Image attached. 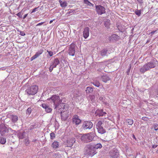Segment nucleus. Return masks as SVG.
<instances>
[{
    "mask_svg": "<svg viewBox=\"0 0 158 158\" xmlns=\"http://www.w3.org/2000/svg\"><path fill=\"white\" fill-rule=\"evenodd\" d=\"M85 153L89 156H92L95 154L96 153V150L93 147V145L91 143L87 144L85 148Z\"/></svg>",
    "mask_w": 158,
    "mask_h": 158,
    "instance_id": "1",
    "label": "nucleus"
},
{
    "mask_svg": "<svg viewBox=\"0 0 158 158\" xmlns=\"http://www.w3.org/2000/svg\"><path fill=\"white\" fill-rule=\"evenodd\" d=\"M94 136V134L92 132L83 134L81 136V141L84 143L91 142Z\"/></svg>",
    "mask_w": 158,
    "mask_h": 158,
    "instance_id": "2",
    "label": "nucleus"
},
{
    "mask_svg": "<svg viewBox=\"0 0 158 158\" xmlns=\"http://www.w3.org/2000/svg\"><path fill=\"white\" fill-rule=\"evenodd\" d=\"M62 106L64 107L62 111L61 112V116L62 119L63 120H65L69 117V113L67 111L68 109V106L67 105L62 104Z\"/></svg>",
    "mask_w": 158,
    "mask_h": 158,
    "instance_id": "3",
    "label": "nucleus"
},
{
    "mask_svg": "<svg viewBox=\"0 0 158 158\" xmlns=\"http://www.w3.org/2000/svg\"><path fill=\"white\" fill-rule=\"evenodd\" d=\"M38 90V86L36 85H33L28 87L26 89L25 92L29 95H33L37 93Z\"/></svg>",
    "mask_w": 158,
    "mask_h": 158,
    "instance_id": "4",
    "label": "nucleus"
},
{
    "mask_svg": "<svg viewBox=\"0 0 158 158\" xmlns=\"http://www.w3.org/2000/svg\"><path fill=\"white\" fill-rule=\"evenodd\" d=\"M48 100H51L54 103V105L55 106V108H57L58 105L60 102L59 96L56 95H53L50 98L47 99Z\"/></svg>",
    "mask_w": 158,
    "mask_h": 158,
    "instance_id": "5",
    "label": "nucleus"
},
{
    "mask_svg": "<svg viewBox=\"0 0 158 158\" xmlns=\"http://www.w3.org/2000/svg\"><path fill=\"white\" fill-rule=\"evenodd\" d=\"M109 154L111 158H118L119 155V152L118 150L114 148L110 151Z\"/></svg>",
    "mask_w": 158,
    "mask_h": 158,
    "instance_id": "6",
    "label": "nucleus"
},
{
    "mask_svg": "<svg viewBox=\"0 0 158 158\" xmlns=\"http://www.w3.org/2000/svg\"><path fill=\"white\" fill-rule=\"evenodd\" d=\"M96 10L97 13L99 15H102L105 13V8L100 5L95 6Z\"/></svg>",
    "mask_w": 158,
    "mask_h": 158,
    "instance_id": "7",
    "label": "nucleus"
},
{
    "mask_svg": "<svg viewBox=\"0 0 158 158\" xmlns=\"http://www.w3.org/2000/svg\"><path fill=\"white\" fill-rule=\"evenodd\" d=\"M76 45L75 44L72 43L69 46L68 50L69 54L70 56H73L75 53V48Z\"/></svg>",
    "mask_w": 158,
    "mask_h": 158,
    "instance_id": "8",
    "label": "nucleus"
},
{
    "mask_svg": "<svg viewBox=\"0 0 158 158\" xmlns=\"http://www.w3.org/2000/svg\"><path fill=\"white\" fill-rule=\"evenodd\" d=\"M93 126V124L91 122L86 121L83 122L82 127L84 130L90 129Z\"/></svg>",
    "mask_w": 158,
    "mask_h": 158,
    "instance_id": "9",
    "label": "nucleus"
},
{
    "mask_svg": "<svg viewBox=\"0 0 158 158\" xmlns=\"http://www.w3.org/2000/svg\"><path fill=\"white\" fill-rule=\"evenodd\" d=\"M72 121L73 123H75L76 125H77L81 123V120L79 118L78 115H75L73 117Z\"/></svg>",
    "mask_w": 158,
    "mask_h": 158,
    "instance_id": "10",
    "label": "nucleus"
},
{
    "mask_svg": "<svg viewBox=\"0 0 158 158\" xmlns=\"http://www.w3.org/2000/svg\"><path fill=\"white\" fill-rule=\"evenodd\" d=\"M75 139L74 138H72L68 139L67 140V146L68 147H71L73 144L75 142Z\"/></svg>",
    "mask_w": 158,
    "mask_h": 158,
    "instance_id": "11",
    "label": "nucleus"
},
{
    "mask_svg": "<svg viewBox=\"0 0 158 158\" xmlns=\"http://www.w3.org/2000/svg\"><path fill=\"white\" fill-rule=\"evenodd\" d=\"M120 39V37L115 34L112 35L109 37L110 40V41H117Z\"/></svg>",
    "mask_w": 158,
    "mask_h": 158,
    "instance_id": "12",
    "label": "nucleus"
},
{
    "mask_svg": "<svg viewBox=\"0 0 158 158\" xmlns=\"http://www.w3.org/2000/svg\"><path fill=\"white\" fill-rule=\"evenodd\" d=\"M6 129V127L3 125L2 124L0 125V133L2 135H4L7 132Z\"/></svg>",
    "mask_w": 158,
    "mask_h": 158,
    "instance_id": "13",
    "label": "nucleus"
},
{
    "mask_svg": "<svg viewBox=\"0 0 158 158\" xmlns=\"http://www.w3.org/2000/svg\"><path fill=\"white\" fill-rule=\"evenodd\" d=\"M89 27H86L85 28L83 31V37L85 39H86L89 36Z\"/></svg>",
    "mask_w": 158,
    "mask_h": 158,
    "instance_id": "14",
    "label": "nucleus"
},
{
    "mask_svg": "<svg viewBox=\"0 0 158 158\" xmlns=\"http://www.w3.org/2000/svg\"><path fill=\"white\" fill-rule=\"evenodd\" d=\"M41 106L43 108L45 109L47 113H50L52 111V108L45 103L42 104Z\"/></svg>",
    "mask_w": 158,
    "mask_h": 158,
    "instance_id": "15",
    "label": "nucleus"
},
{
    "mask_svg": "<svg viewBox=\"0 0 158 158\" xmlns=\"http://www.w3.org/2000/svg\"><path fill=\"white\" fill-rule=\"evenodd\" d=\"M43 52V49L40 50L36 52L35 54L33 56H32L31 59V60L32 61L38 57Z\"/></svg>",
    "mask_w": 158,
    "mask_h": 158,
    "instance_id": "16",
    "label": "nucleus"
},
{
    "mask_svg": "<svg viewBox=\"0 0 158 158\" xmlns=\"http://www.w3.org/2000/svg\"><path fill=\"white\" fill-rule=\"evenodd\" d=\"M95 114L99 116H103L106 114V113L103 112L102 110H97L96 111Z\"/></svg>",
    "mask_w": 158,
    "mask_h": 158,
    "instance_id": "17",
    "label": "nucleus"
},
{
    "mask_svg": "<svg viewBox=\"0 0 158 158\" xmlns=\"http://www.w3.org/2000/svg\"><path fill=\"white\" fill-rule=\"evenodd\" d=\"M145 65L147 67V68L148 69V70H149L150 69L154 68L155 66V63L152 61L148 63Z\"/></svg>",
    "mask_w": 158,
    "mask_h": 158,
    "instance_id": "18",
    "label": "nucleus"
},
{
    "mask_svg": "<svg viewBox=\"0 0 158 158\" xmlns=\"http://www.w3.org/2000/svg\"><path fill=\"white\" fill-rule=\"evenodd\" d=\"M101 79L102 81L105 83H106L107 82L110 80V78L107 75H103L101 77Z\"/></svg>",
    "mask_w": 158,
    "mask_h": 158,
    "instance_id": "19",
    "label": "nucleus"
},
{
    "mask_svg": "<svg viewBox=\"0 0 158 158\" xmlns=\"http://www.w3.org/2000/svg\"><path fill=\"white\" fill-rule=\"evenodd\" d=\"M59 146V143L57 141H54L53 142L52 145L51 147L53 149H56L58 148Z\"/></svg>",
    "mask_w": 158,
    "mask_h": 158,
    "instance_id": "20",
    "label": "nucleus"
},
{
    "mask_svg": "<svg viewBox=\"0 0 158 158\" xmlns=\"http://www.w3.org/2000/svg\"><path fill=\"white\" fill-rule=\"evenodd\" d=\"M59 60L57 58L55 59L51 65L56 68V66L59 64Z\"/></svg>",
    "mask_w": 158,
    "mask_h": 158,
    "instance_id": "21",
    "label": "nucleus"
},
{
    "mask_svg": "<svg viewBox=\"0 0 158 158\" xmlns=\"http://www.w3.org/2000/svg\"><path fill=\"white\" fill-rule=\"evenodd\" d=\"M148 70V69L147 68V67L145 64L140 69V72L142 73H144Z\"/></svg>",
    "mask_w": 158,
    "mask_h": 158,
    "instance_id": "22",
    "label": "nucleus"
},
{
    "mask_svg": "<svg viewBox=\"0 0 158 158\" xmlns=\"http://www.w3.org/2000/svg\"><path fill=\"white\" fill-rule=\"evenodd\" d=\"M93 90L94 89L93 88L88 86L87 87L85 91L86 93L89 94L92 93Z\"/></svg>",
    "mask_w": 158,
    "mask_h": 158,
    "instance_id": "23",
    "label": "nucleus"
},
{
    "mask_svg": "<svg viewBox=\"0 0 158 158\" xmlns=\"http://www.w3.org/2000/svg\"><path fill=\"white\" fill-rule=\"evenodd\" d=\"M98 132L101 134H103L106 132V130L103 129L102 127L97 128Z\"/></svg>",
    "mask_w": 158,
    "mask_h": 158,
    "instance_id": "24",
    "label": "nucleus"
},
{
    "mask_svg": "<svg viewBox=\"0 0 158 158\" xmlns=\"http://www.w3.org/2000/svg\"><path fill=\"white\" fill-rule=\"evenodd\" d=\"M11 120L13 123H15L18 120V117L15 115H11Z\"/></svg>",
    "mask_w": 158,
    "mask_h": 158,
    "instance_id": "25",
    "label": "nucleus"
},
{
    "mask_svg": "<svg viewBox=\"0 0 158 158\" xmlns=\"http://www.w3.org/2000/svg\"><path fill=\"white\" fill-rule=\"evenodd\" d=\"M59 2L60 4V6L62 7H64L67 6V2L65 1L62 2L60 0Z\"/></svg>",
    "mask_w": 158,
    "mask_h": 158,
    "instance_id": "26",
    "label": "nucleus"
},
{
    "mask_svg": "<svg viewBox=\"0 0 158 158\" xmlns=\"http://www.w3.org/2000/svg\"><path fill=\"white\" fill-rule=\"evenodd\" d=\"M93 147H94V149L96 150V149L101 148L102 147V146L101 143H97L95 145H93Z\"/></svg>",
    "mask_w": 158,
    "mask_h": 158,
    "instance_id": "27",
    "label": "nucleus"
},
{
    "mask_svg": "<svg viewBox=\"0 0 158 158\" xmlns=\"http://www.w3.org/2000/svg\"><path fill=\"white\" fill-rule=\"evenodd\" d=\"M84 2L85 4H87L89 6H94V5L89 2L88 0H84Z\"/></svg>",
    "mask_w": 158,
    "mask_h": 158,
    "instance_id": "28",
    "label": "nucleus"
},
{
    "mask_svg": "<svg viewBox=\"0 0 158 158\" xmlns=\"http://www.w3.org/2000/svg\"><path fill=\"white\" fill-rule=\"evenodd\" d=\"M6 142V139L5 138L2 137H0V143L2 144H5Z\"/></svg>",
    "mask_w": 158,
    "mask_h": 158,
    "instance_id": "29",
    "label": "nucleus"
},
{
    "mask_svg": "<svg viewBox=\"0 0 158 158\" xmlns=\"http://www.w3.org/2000/svg\"><path fill=\"white\" fill-rule=\"evenodd\" d=\"M127 122L128 125H131L133 123V121L132 119H128L127 120Z\"/></svg>",
    "mask_w": 158,
    "mask_h": 158,
    "instance_id": "30",
    "label": "nucleus"
},
{
    "mask_svg": "<svg viewBox=\"0 0 158 158\" xmlns=\"http://www.w3.org/2000/svg\"><path fill=\"white\" fill-rule=\"evenodd\" d=\"M92 84L98 87H99L100 85V83L98 81H94L92 83Z\"/></svg>",
    "mask_w": 158,
    "mask_h": 158,
    "instance_id": "31",
    "label": "nucleus"
},
{
    "mask_svg": "<svg viewBox=\"0 0 158 158\" xmlns=\"http://www.w3.org/2000/svg\"><path fill=\"white\" fill-rule=\"evenodd\" d=\"M102 123L101 121H99L97 123L96 125V128H98L100 127H102Z\"/></svg>",
    "mask_w": 158,
    "mask_h": 158,
    "instance_id": "32",
    "label": "nucleus"
},
{
    "mask_svg": "<svg viewBox=\"0 0 158 158\" xmlns=\"http://www.w3.org/2000/svg\"><path fill=\"white\" fill-rule=\"evenodd\" d=\"M32 109L31 107H29L27 110L26 113L29 115L31 113Z\"/></svg>",
    "mask_w": 158,
    "mask_h": 158,
    "instance_id": "33",
    "label": "nucleus"
},
{
    "mask_svg": "<svg viewBox=\"0 0 158 158\" xmlns=\"http://www.w3.org/2000/svg\"><path fill=\"white\" fill-rule=\"evenodd\" d=\"M135 13L136 15L139 16L141 14V11L140 10H135Z\"/></svg>",
    "mask_w": 158,
    "mask_h": 158,
    "instance_id": "34",
    "label": "nucleus"
},
{
    "mask_svg": "<svg viewBox=\"0 0 158 158\" xmlns=\"http://www.w3.org/2000/svg\"><path fill=\"white\" fill-rule=\"evenodd\" d=\"M107 51L106 50H103L101 52V55L102 56H104L106 54Z\"/></svg>",
    "mask_w": 158,
    "mask_h": 158,
    "instance_id": "35",
    "label": "nucleus"
},
{
    "mask_svg": "<svg viewBox=\"0 0 158 158\" xmlns=\"http://www.w3.org/2000/svg\"><path fill=\"white\" fill-rule=\"evenodd\" d=\"M50 139H54L55 137V134L54 133H51L50 134Z\"/></svg>",
    "mask_w": 158,
    "mask_h": 158,
    "instance_id": "36",
    "label": "nucleus"
},
{
    "mask_svg": "<svg viewBox=\"0 0 158 158\" xmlns=\"http://www.w3.org/2000/svg\"><path fill=\"white\" fill-rule=\"evenodd\" d=\"M153 127H154V130L155 131H157L158 130V124L157 123H155L154 124Z\"/></svg>",
    "mask_w": 158,
    "mask_h": 158,
    "instance_id": "37",
    "label": "nucleus"
},
{
    "mask_svg": "<svg viewBox=\"0 0 158 158\" xmlns=\"http://www.w3.org/2000/svg\"><path fill=\"white\" fill-rule=\"evenodd\" d=\"M47 52L48 53L50 56H52L53 55V52L52 51H49L47 50Z\"/></svg>",
    "mask_w": 158,
    "mask_h": 158,
    "instance_id": "38",
    "label": "nucleus"
},
{
    "mask_svg": "<svg viewBox=\"0 0 158 158\" xmlns=\"http://www.w3.org/2000/svg\"><path fill=\"white\" fill-rule=\"evenodd\" d=\"M54 68L55 67H54L52 65H51L50 67L49 68V70L50 72H51L52 71L53 68Z\"/></svg>",
    "mask_w": 158,
    "mask_h": 158,
    "instance_id": "39",
    "label": "nucleus"
},
{
    "mask_svg": "<svg viewBox=\"0 0 158 158\" xmlns=\"http://www.w3.org/2000/svg\"><path fill=\"white\" fill-rule=\"evenodd\" d=\"M89 98L92 100L95 98V96L94 95H90L89 96Z\"/></svg>",
    "mask_w": 158,
    "mask_h": 158,
    "instance_id": "40",
    "label": "nucleus"
},
{
    "mask_svg": "<svg viewBox=\"0 0 158 158\" xmlns=\"http://www.w3.org/2000/svg\"><path fill=\"white\" fill-rule=\"evenodd\" d=\"M39 7H36L34 9H33L32 11V12H31V13H32L33 12H35L37 11V9Z\"/></svg>",
    "mask_w": 158,
    "mask_h": 158,
    "instance_id": "41",
    "label": "nucleus"
},
{
    "mask_svg": "<svg viewBox=\"0 0 158 158\" xmlns=\"http://www.w3.org/2000/svg\"><path fill=\"white\" fill-rule=\"evenodd\" d=\"M17 15L20 17V18H22V16L21 15V12H19L18 14H17Z\"/></svg>",
    "mask_w": 158,
    "mask_h": 158,
    "instance_id": "42",
    "label": "nucleus"
},
{
    "mask_svg": "<svg viewBox=\"0 0 158 158\" xmlns=\"http://www.w3.org/2000/svg\"><path fill=\"white\" fill-rule=\"evenodd\" d=\"M19 138L21 139H23L24 138L23 135H20V134H19Z\"/></svg>",
    "mask_w": 158,
    "mask_h": 158,
    "instance_id": "43",
    "label": "nucleus"
},
{
    "mask_svg": "<svg viewBox=\"0 0 158 158\" xmlns=\"http://www.w3.org/2000/svg\"><path fill=\"white\" fill-rule=\"evenodd\" d=\"M44 23V22H41V23H39L37 24H36V26H39L41 25H42Z\"/></svg>",
    "mask_w": 158,
    "mask_h": 158,
    "instance_id": "44",
    "label": "nucleus"
},
{
    "mask_svg": "<svg viewBox=\"0 0 158 158\" xmlns=\"http://www.w3.org/2000/svg\"><path fill=\"white\" fill-rule=\"evenodd\" d=\"M20 35L22 36H24L25 35V33L23 31H20Z\"/></svg>",
    "mask_w": 158,
    "mask_h": 158,
    "instance_id": "45",
    "label": "nucleus"
},
{
    "mask_svg": "<svg viewBox=\"0 0 158 158\" xmlns=\"http://www.w3.org/2000/svg\"><path fill=\"white\" fill-rule=\"evenodd\" d=\"M25 141H26V143L28 144H29V140L28 139H25Z\"/></svg>",
    "mask_w": 158,
    "mask_h": 158,
    "instance_id": "46",
    "label": "nucleus"
},
{
    "mask_svg": "<svg viewBox=\"0 0 158 158\" xmlns=\"http://www.w3.org/2000/svg\"><path fill=\"white\" fill-rule=\"evenodd\" d=\"M27 15H28V14H25L24 15V17H23V19H24L27 17Z\"/></svg>",
    "mask_w": 158,
    "mask_h": 158,
    "instance_id": "47",
    "label": "nucleus"
},
{
    "mask_svg": "<svg viewBox=\"0 0 158 158\" xmlns=\"http://www.w3.org/2000/svg\"><path fill=\"white\" fill-rule=\"evenodd\" d=\"M137 1L140 3H143V0H137Z\"/></svg>",
    "mask_w": 158,
    "mask_h": 158,
    "instance_id": "48",
    "label": "nucleus"
},
{
    "mask_svg": "<svg viewBox=\"0 0 158 158\" xmlns=\"http://www.w3.org/2000/svg\"><path fill=\"white\" fill-rule=\"evenodd\" d=\"M156 31H152L151 32V34H152V35H153L155 32Z\"/></svg>",
    "mask_w": 158,
    "mask_h": 158,
    "instance_id": "49",
    "label": "nucleus"
},
{
    "mask_svg": "<svg viewBox=\"0 0 158 158\" xmlns=\"http://www.w3.org/2000/svg\"><path fill=\"white\" fill-rule=\"evenodd\" d=\"M55 20V19H53V20H50V22H49V23H50V24H51V23L53 22V21H54V20Z\"/></svg>",
    "mask_w": 158,
    "mask_h": 158,
    "instance_id": "50",
    "label": "nucleus"
},
{
    "mask_svg": "<svg viewBox=\"0 0 158 158\" xmlns=\"http://www.w3.org/2000/svg\"><path fill=\"white\" fill-rule=\"evenodd\" d=\"M152 147L153 148H154L157 147V146L155 145H153Z\"/></svg>",
    "mask_w": 158,
    "mask_h": 158,
    "instance_id": "51",
    "label": "nucleus"
},
{
    "mask_svg": "<svg viewBox=\"0 0 158 158\" xmlns=\"http://www.w3.org/2000/svg\"><path fill=\"white\" fill-rule=\"evenodd\" d=\"M142 158H146L145 155H143L142 157Z\"/></svg>",
    "mask_w": 158,
    "mask_h": 158,
    "instance_id": "52",
    "label": "nucleus"
},
{
    "mask_svg": "<svg viewBox=\"0 0 158 158\" xmlns=\"http://www.w3.org/2000/svg\"><path fill=\"white\" fill-rule=\"evenodd\" d=\"M99 99L100 100H102L103 99V98L102 97H101Z\"/></svg>",
    "mask_w": 158,
    "mask_h": 158,
    "instance_id": "53",
    "label": "nucleus"
},
{
    "mask_svg": "<svg viewBox=\"0 0 158 158\" xmlns=\"http://www.w3.org/2000/svg\"><path fill=\"white\" fill-rule=\"evenodd\" d=\"M133 137H134L135 138V135H134Z\"/></svg>",
    "mask_w": 158,
    "mask_h": 158,
    "instance_id": "54",
    "label": "nucleus"
},
{
    "mask_svg": "<svg viewBox=\"0 0 158 158\" xmlns=\"http://www.w3.org/2000/svg\"><path fill=\"white\" fill-rule=\"evenodd\" d=\"M133 137H134L135 138V135H134Z\"/></svg>",
    "mask_w": 158,
    "mask_h": 158,
    "instance_id": "55",
    "label": "nucleus"
},
{
    "mask_svg": "<svg viewBox=\"0 0 158 158\" xmlns=\"http://www.w3.org/2000/svg\"><path fill=\"white\" fill-rule=\"evenodd\" d=\"M131 65H130V68H131Z\"/></svg>",
    "mask_w": 158,
    "mask_h": 158,
    "instance_id": "56",
    "label": "nucleus"
}]
</instances>
